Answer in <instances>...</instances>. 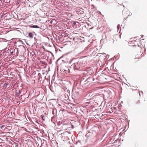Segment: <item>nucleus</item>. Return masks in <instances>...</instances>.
Returning <instances> with one entry per match:
<instances>
[{
    "label": "nucleus",
    "instance_id": "nucleus-1",
    "mask_svg": "<svg viewBox=\"0 0 147 147\" xmlns=\"http://www.w3.org/2000/svg\"><path fill=\"white\" fill-rule=\"evenodd\" d=\"M74 69L77 70H78L81 68L78 62L75 63L74 64Z\"/></svg>",
    "mask_w": 147,
    "mask_h": 147
},
{
    "label": "nucleus",
    "instance_id": "nucleus-2",
    "mask_svg": "<svg viewBox=\"0 0 147 147\" xmlns=\"http://www.w3.org/2000/svg\"><path fill=\"white\" fill-rule=\"evenodd\" d=\"M78 62L79 63L80 66L81 68L85 65L86 61L82 60L79 61Z\"/></svg>",
    "mask_w": 147,
    "mask_h": 147
},
{
    "label": "nucleus",
    "instance_id": "nucleus-3",
    "mask_svg": "<svg viewBox=\"0 0 147 147\" xmlns=\"http://www.w3.org/2000/svg\"><path fill=\"white\" fill-rule=\"evenodd\" d=\"M29 36L31 38H32L33 37V34L32 32L29 33Z\"/></svg>",
    "mask_w": 147,
    "mask_h": 147
},
{
    "label": "nucleus",
    "instance_id": "nucleus-4",
    "mask_svg": "<svg viewBox=\"0 0 147 147\" xmlns=\"http://www.w3.org/2000/svg\"><path fill=\"white\" fill-rule=\"evenodd\" d=\"M77 12H78V13L79 14L80 13H82V12H83V11H81L80 9H78L77 10Z\"/></svg>",
    "mask_w": 147,
    "mask_h": 147
},
{
    "label": "nucleus",
    "instance_id": "nucleus-5",
    "mask_svg": "<svg viewBox=\"0 0 147 147\" xmlns=\"http://www.w3.org/2000/svg\"><path fill=\"white\" fill-rule=\"evenodd\" d=\"M31 27L35 28H39V27L37 25H33L31 26Z\"/></svg>",
    "mask_w": 147,
    "mask_h": 147
},
{
    "label": "nucleus",
    "instance_id": "nucleus-6",
    "mask_svg": "<svg viewBox=\"0 0 147 147\" xmlns=\"http://www.w3.org/2000/svg\"><path fill=\"white\" fill-rule=\"evenodd\" d=\"M140 43H141L142 42H145V41H144V39H143L140 40Z\"/></svg>",
    "mask_w": 147,
    "mask_h": 147
},
{
    "label": "nucleus",
    "instance_id": "nucleus-7",
    "mask_svg": "<svg viewBox=\"0 0 147 147\" xmlns=\"http://www.w3.org/2000/svg\"><path fill=\"white\" fill-rule=\"evenodd\" d=\"M117 28L118 30H119L120 28V25H118L117 26Z\"/></svg>",
    "mask_w": 147,
    "mask_h": 147
},
{
    "label": "nucleus",
    "instance_id": "nucleus-8",
    "mask_svg": "<svg viewBox=\"0 0 147 147\" xmlns=\"http://www.w3.org/2000/svg\"><path fill=\"white\" fill-rule=\"evenodd\" d=\"M129 46H130V47H132V46H136V45H129Z\"/></svg>",
    "mask_w": 147,
    "mask_h": 147
},
{
    "label": "nucleus",
    "instance_id": "nucleus-9",
    "mask_svg": "<svg viewBox=\"0 0 147 147\" xmlns=\"http://www.w3.org/2000/svg\"><path fill=\"white\" fill-rule=\"evenodd\" d=\"M4 127V125H3L2 126H1V129H2L3 127Z\"/></svg>",
    "mask_w": 147,
    "mask_h": 147
},
{
    "label": "nucleus",
    "instance_id": "nucleus-10",
    "mask_svg": "<svg viewBox=\"0 0 147 147\" xmlns=\"http://www.w3.org/2000/svg\"><path fill=\"white\" fill-rule=\"evenodd\" d=\"M138 102L139 103L140 102V101H139H139H138Z\"/></svg>",
    "mask_w": 147,
    "mask_h": 147
}]
</instances>
